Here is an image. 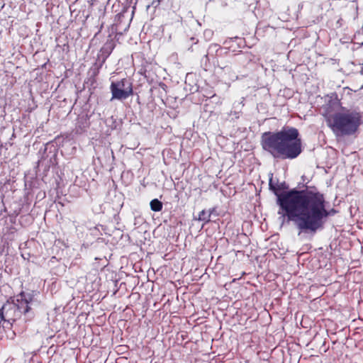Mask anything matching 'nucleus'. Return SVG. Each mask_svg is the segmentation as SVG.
Here are the masks:
<instances>
[{
    "mask_svg": "<svg viewBox=\"0 0 363 363\" xmlns=\"http://www.w3.org/2000/svg\"><path fill=\"white\" fill-rule=\"evenodd\" d=\"M278 203L288 218L294 221L299 230L315 233L323 228L324 219L336 213L325 208L323 194L317 189H291L278 195Z\"/></svg>",
    "mask_w": 363,
    "mask_h": 363,
    "instance_id": "1",
    "label": "nucleus"
},
{
    "mask_svg": "<svg viewBox=\"0 0 363 363\" xmlns=\"http://www.w3.org/2000/svg\"><path fill=\"white\" fill-rule=\"evenodd\" d=\"M262 148L275 159L296 158L302 152L298 129L284 126L277 132H265L261 138Z\"/></svg>",
    "mask_w": 363,
    "mask_h": 363,
    "instance_id": "2",
    "label": "nucleus"
},
{
    "mask_svg": "<svg viewBox=\"0 0 363 363\" xmlns=\"http://www.w3.org/2000/svg\"><path fill=\"white\" fill-rule=\"evenodd\" d=\"M328 127L337 137L354 135L363 124V116L355 109L341 107L340 111L324 116Z\"/></svg>",
    "mask_w": 363,
    "mask_h": 363,
    "instance_id": "3",
    "label": "nucleus"
},
{
    "mask_svg": "<svg viewBox=\"0 0 363 363\" xmlns=\"http://www.w3.org/2000/svg\"><path fill=\"white\" fill-rule=\"evenodd\" d=\"M33 294L21 292L15 300L5 303L0 309V322L1 320L15 321L23 314L26 316V320L30 319L32 315L30 314L29 304L33 303Z\"/></svg>",
    "mask_w": 363,
    "mask_h": 363,
    "instance_id": "4",
    "label": "nucleus"
},
{
    "mask_svg": "<svg viewBox=\"0 0 363 363\" xmlns=\"http://www.w3.org/2000/svg\"><path fill=\"white\" fill-rule=\"evenodd\" d=\"M111 100H125L133 94V84L126 78L113 82L110 86Z\"/></svg>",
    "mask_w": 363,
    "mask_h": 363,
    "instance_id": "5",
    "label": "nucleus"
},
{
    "mask_svg": "<svg viewBox=\"0 0 363 363\" xmlns=\"http://www.w3.org/2000/svg\"><path fill=\"white\" fill-rule=\"evenodd\" d=\"M116 47V43L113 39L110 38L106 40L102 48L100 49L99 58L102 59V63H104L109 55L111 54Z\"/></svg>",
    "mask_w": 363,
    "mask_h": 363,
    "instance_id": "6",
    "label": "nucleus"
},
{
    "mask_svg": "<svg viewBox=\"0 0 363 363\" xmlns=\"http://www.w3.org/2000/svg\"><path fill=\"white\" fill-rule=\"evenodd\" d=\"M212 212L213 210H209V211L202 210L198 215V220L200 221H203L206 223H208L211 220V215Z\"/></svg>",
    "mask_w": 363,
    "mask_h": 363,
    "instance_id": "7",
    "label": "nucleus"
},
{
    "mask_svg": "<svg viewBox=\"0 0 363 363\" xmlns=\"http://www.w3.org/2000/svg\"><path fill=\"white\" fill-rule=\"evenodd\" d=\"M150 208L152 211L158 212L162 211L163 205L162 203L157 199H155L150 201Z\"/></svg>",
    "mask_w": 363,
    "mask_h": 363,
    "instance_id": "8",
    "label": "nucleus"
},
{
    "mask_svg": "<svg viewBox=\"0 0 363 363\" xmlns=\"http://www.w3.org/2000/svg\"><path fill=\"white\" fill-rule=\"evenodd\" d=\"M269 189H272V191H274V192H276L277 190H279V189H278L275 186H274L272 179L269 180Z\"/></svg>",
    "mask_w": 363,
    "mask_h": 363,
    "instance_id": "9",
    "label": "nucleus"
},
{
    "mask_svg": "<svg viewBox=\"0 0 363 363\" xmlns=\"http://www.w3.org/2000/svg\"><path fill=\"white\" fill-rule=\"evenodd\" d=\"M95 1H96V0H90V1H89V5H90L91 6H92L94 4Z\"/></svg>",
    "mask_w": 363,
    "mask_h": 363,
    "instance_id": "10",
    "label": "nucleus"
},
{
    "mask_svg": "<svg viewBox=\"0 0 363 363\" xmlns=\"http://www.w3.org/2000/svg\"><path fill=\"white\" fill-rule=\"evenodd\" d=\"M360 74H361L362 75H363V63L361 65Z\"/></svg>",
    "mask_w": 363,
    "mask_h": 363,
    "instance_id": "11",
    "label": "nucleus"
},
{
    "mask_svg": "<svg viewBox=\"0 0 363 363\" xmlns=\"http://www.w3.org/2000/svg\"><path fill=\"white\" fill-rule=\"evenodd\" d=\"M215 95H216V94H213V95H211V96H209V97H210V98H212V97L215 96Z\"/></svg>",
    "mask_w": 363,
    "mask_h": 363,
    "instance_id": "12",
    "label": "nucleus"
}]
</instances>
